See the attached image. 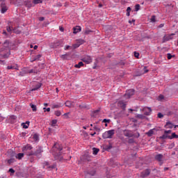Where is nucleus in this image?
Listing matches in <instances>:
<instances>
[{
    "instance_id": "603ef678",
    "label": "nucleus",
    "mask_w": 178,
    "mask_h": 178,
    "mask_svg": "<svg viewBox=\"0 0 178 178\" xmlns=\"http://www.w3.org/2000/svg\"><path fill=\"white\" fill-rule=\"evenodd\" d=\"M10 119L12 120H16V119H17V117H16L15 115H11L10 116Z\"/></svg>"
},
{
    "instance_id": "a18cd8bd",
    "label": "nucleus",
    "mask_w": 178,
    "mask_h": 178,
    "mask_svg": "<svg viewBox=\"0 0 178 178\" xmlns=\"http://www.w3.org/2000/svg\"><path fill=\"white\" fill-rule=\"evenodd\" d=\"M13 162H15V159H10L8 160V163L9 164L13 163Z\"/></svg>"
},
{
    "instance_id": "ddd939ff",
    "label": "nucleus",
    "mask_w": 178,
    "mask_h": 178,
    "mask_svg": "<svg viewBox=\"0 0 178 178\" xmlns=\"http://www.w3.org/2000/svg\"><path fill=\"white\" fill-rule=\"evenodd\" d=\"M41 83L36 82L31 89V91H37V90H39V88H41Z\"/></svg>"
},
{
    "instance_id": "c9c22d12",
    "label": "nucleus",
    "mask_w": 178,
    "mask_h": 178,
    "mask_svg": "<svg viewBox=\"0 0 178 178\" xmlns=\"http://www.w3.org/2000/svg\"><path fill=\"white\" fill-rule=\"evenodd\" d=\"M56 123H58V120H53L51 121L52 127H55L56 126Z\"/></svg>"
},
{
    "instance_id": "2eb2a0df",
    "label": "nucleus",
    "mask_w": 178,
    "mask_h": 178,
    "mask_svg": "<svg viewBox=\"0 0 178 178\" xmlns=\"http://www.w3.org/2000/svg\"><path fill=\"white\" fill-rule=\"evenodd\" d=\"M156 161H158L159 162H162V159H163V155L161 154H159L155 156Z\"/></svg>"
},
{
    "instance_id": "7ed1b4c3",
    "label": "nucleus",
    "mask_w": 178,
    "mask_h": 178,
    "mask_svg": "<svg viewBox=\"0 0 178 178\" xmlns=\"http://www.w3.org/2000/svg\"><path fill=\"white\" fill-rule=\"evenodd\" d=\"M113 136H115V129L106 131L102 134V137L104 139L112 138Z\"/></svg>"
},
{
    "instance_id": "4be33fe9",
    "label": "nucleus",
    "mask_w": 178,
    "mask_h": 178,
    "mask_svg": "<svg viewBox=\"0 0 178 178\" xmlns=\"http://www.w3.org/2000/svg\"><path fill=\"white\" fill-rule=\"evenodd\" d=\"M29 68H23L21 72V74H22V76H24V74H29Z\"/></svg>"
},
{
    "instance_id": "09e8293b",
    "label": "nucleus",
    "mask_w": 178,
    "mask_h": 178,
    "mask_svg": "<svg viewBox=\"0 0 178 178\" xmlns=\"http://www.w3.org/2000/svg\"><path fill=\"white\" fill-rule=\"evenodd\" d=\"M103 123H111V120L104 119Z\"/></svg>"
},
{
    "instance_id": "79ce46f5",
    "label": "nucleus",
    "mask_w": 178,
    "mask_h": 178,
    "mask_svg": "<svg viewBox=\"0 0 178 178\" xmlns=\"http://www.w3.org/2000/svg\"><path fill=\"white\" fill-rule=\"evenodd\" d=\"M22 126L23 127V129H29V125H27L26 123H22Z\"/></svg>"
},
{
    "instance_id": "393cba45",
    "label": "nucleus",
    "mask_w": 178,
    "mask_h": 178,
    "mask_svg": "<svg viewBox=\"0 0 178 178\" xmlns=\"http://www.w3.org/2000/svg\"><path fill=\"white\" fill-rule=\"evenodd\" d=\"M172 138H178V135L176 133H172V136H168L169 140H172Z\"/></svg>"
},
{
    "instance_id": "338daca9",
    "label": "nucleus",
    "mask_w": 178,
    "mask_h": 178,
    "mask_svg": "<svg viewBox=\"0 0 178 178\" xmlns=\"http://www.w3.org/2000/svg\"><path fill=\"white\" fill-rule=\"evenodd\" d=\"M134 22H136V20L132 19L131 21H129V23H130V24H131L132 23H134Z\"/></svg>"
},
{
    "instance_id": "0eeeda50",
    "label": "nucleus",
    "mask_w": 178,
    "mask_h": 178,
    "mask_svg": "<svg viewBox=\"0 0 178 178\" xmlns=\"http://www.w3.org/2000/svg\"><path fill=\"white\" fill-rule=\"evenodd\" d=\"M140 111H143V112H144V115L146 116H149V115H151V112H152V109H151L150 107H144L142 110L140 109Z\"/></svg>"
},
{
    "instance_id": "f704fd0d",
    "label": "nucleus",
    "mask_w": 178,
    "mask_h": 178,
    "mask_svg": "<svg viewBox=\"0 0 178 178\" xmlns=\"http://www.w3.org/2000/svg\"><path fill=\"white\" fill-rule=\"evenodd\" d=\"M15 29H13V27H11V26H8L6 30L8 31V33H10V34H12V30L13 31Z\"/></svg>"
},
{
    "instance_id": "b1692460",
    "label": "nucleus",
    "mask_w": 178,
    "mask_h": 178,
    "mask_svg": "<svg viewBox=\"0 0 178 178\" xmlns=\"http://www.w3.org/2000/svg\"><path fill=\"white\" fill-rule=\"evenodd\" d=\"M62 106H63V104L59 103V104H53L52 108H53V109H55V108H62Z\"/></svg>"
},
{
    "instance_id": "c756f323",
    "label": "nucleus",
    "mask_w": 178,
    "mask_h": 178,
    "mask_svg": "<svg viewBox=\"0 0 178 178\" xmlns=\"http://www.w3.org/2000/svg\"><path fill=\"white\" fill-rule=\"evenodd\" d=\"M84 63H83V62H79L78 64H76L74 65V67H76L77 69H80V67H81V66H83Z\"/></svg>"
},
{
    "instance_id": "f8f14e48",
    "label": "nucleus",
    "mask_w": 178,
    "mask_h": 178,
    "mask_svg": "<svg viewBox=\"0 0 178 178\" xmlns=\"http://www.w3.org/2000/svg\"><path fill=\"white\" fill-rule=\"evenodd\" d=\"M150 174H151V170L146 169L143 172H141L140 176L142 177H147V176H149Z\"/></svg>"
},
{
    "instance_id": "69168bd1",
    "label": "nucleus",
    "mask_w": 178,
    "mask_h": 178,
    "mask_svg": "<svg viewBox=\"0 0 178 178\" xmlns=\"http://www.w3.org/2000/svg\"><path fill=\"white\" fill-rule=\"evenodd\" d=\"M131 10V8L128 7V8H127V12H130Z\"/></svg>"
},
{
    "instance_id": "aec40b11",
    "label": "nucleus",
    "mask_w": 178,
    "mask_h": 178,
    "mask_svg": "<svg viewBox=\"0 0 178 178\" xmlns=\"http://www.w3.org/2000/svg\"><path fill=\"white\" fill-rule=\"evenodd\" d=\"M38 70H37V68H33V69H31V70H29V73L30 74H31V73H33V74H38Z\"/></svg>"
},
{
    "instance_id": "a878e982",
    "label": "nucleus",
    "mask_w": 178,
    "mask_h": 178,
    "mask_svg": "<svg viewBox=\"0 0 178 178\" xmlns=\"http://www.w3.org/2000/svg\"><path fill=\"white\" fill-rule=\"evenodd\" d=\"M23 156H24V153H19L15 156L16 159L19 160L22 159Z\"/></svg>"
},
{
    "instance_id": "39448f33",
    "label": "nucleus",
    "mask_w": 178,
    "mask_h": 178,
    "mask_svg": "<svg viewBox=\"0 0 178 178\" xmlns=\"http://www.w3.org/2000/svg\"><path fill=\"white\" fill-rule=\"evenodd\" d=\"M134 94V89H129L126 91V93L124 95V98H126L127 99H129L132 95Z\"/></svg>"
},
{
    "instance_id": "5701e85b",
    "label": "nucleus",
    "mask_w": 178,
    "mask_h": 178,
    "mask_svg": "<svg viewBox=\"0 0 178 178\" xmlns=\"http://www.w3.org/2000/svg\"><path fill=\"white\" fill-rule=\"evenodd\" d=\"M136 118L138 119H140V120H144L147 119V117L143 114H138L136 115Z\"/></svg>"
},
{
    "instance_id": "dca6fc26",
    "label": "nucleus",
    "mask_w": 178,
    "mask_h": 178,
    "mask_svg": "<svg viewBox=\"0 0 178 178\" xmlns=\"http://www.w3.org/2000/svg\"><path fill=\"white\" fill-rule=\"evenodd\" d=\"M42 56V55H41V54H38V55H37V56H34L33 58H32L31 59V62H35V60H40V59H41V57Z\"/></svg>"
},
{
    "instance_id": "412c9836",
    "label": "nucleus",
    "mask_w": 178,
    "mask_h": 178,
    "mask_svg": "<svg viewBox=\"0 0 178 178\" xmlns=\"http://www.w3.org/2000/svg\"><path fill=\"white\" fill-rule=\"evenodd\" d=\"M8 10V6H5V4H1V13H6Z\"/></svg>"
},
{
    "instance_id": "4d7b16f0",
    "label": "nucleus",
    "mask_w": 178,
    "mask_h": 178,
    "mask_svg": "<svg viewBox=\"0 0 178 178\" xmlns=\"http://www.w3.org/2000/svg\"><path fill=\"white\" fill-rule=\"evenodd\" d=\"M90 33H91V30H88V29H86V31H85V34H89Z\"/></svg>"
},
{
    "instance_id": "6e6552de",
    "label": "nucleus",
    "mask_w": 178,
    "mask_h": 178,
    "mask_svg": "<svg viewBox=\"0 0 178 178\" xmlns=\"http://www.w3.org/2000/svg\"><path fill=\"white\" fill-rule=\"evenodd\" d=\"M126 102L123 100H120L118 102V106L122 108V111H124L126 109Z\"/></svg>"
},
{
    "instance_id": "bf43d9fd",
    "label": "nucleus",
    "mask_w": 178,
    "mask_h": 178,
    "mask_svg": "<svg viewBox=\"0 0 178 178\" xmlns=\"http://www.w3.org/2000/svg\"><path fill=\"white\" fill-rule=\"evenodd\" d=\"M60 58H61L62 59H66V54L61 55V56H60Z\"/></svg>"
},
{
    "instance_id": "864d4df0",
    "label": "nucleus",
    "mask_w": 178,
    "mask_h": 178,
    "mask_svg": "<svg viewBox=\"0 0 178 178\" xmlns=\"http://www.w3.org/2000/svg\"><path fill=\"white\" fill-rule=\"evenodd\" d=\"M14 33H15V34H20V31H16V28H15L14 29H13Z\"/></svg>"
},
{
    "instance_id": "4468645a",
    "label": "nucleus",
    "mask_w": 178,
    "mask_h": 178,
    "mask_svg": "<svg viewBox=\"0 0 178 178\" xmlns=\"http://www.w3.org/2000/svg\"><path fill=\"white\" fill-rule=\"evenodd\" d=\"M9 47V40H6L2 44V47L1 48V51H5L6 48Z\"/></svg>"
},
{
    "instance_id": "ea45409f",
    "label": "nucleus",
    "mask_w": 178,
    "mask_h": 178,
    "mask_svg": "<svg viewBox=\"0 0 178 178\" xmlns=\"http://www.w3.org/2000/svg\"><path fill=\"white\" fill-rule=\"evenodd\" d=\"M156 17L155 15H152L151 19H150V21L152 22V23H155L156 22V20L155 19Z\"/></svg>"
},
{
    "instance_id": "cd10ccee",
    "label": "nucleus",
    "mask_w": 178,
    "mask_h": 178,
    "mask_svg": "<svg viewBox=\"0 0 178 178\" xmlns=\"http://www.w3.org/2000/svg\"><path fill=\"white\" fill-rule=\"evenodd\" d=\"M165 127L166 129H172L173 128V124L170 122H167L166 124L165 125Z\"/></svg>"
},
{
    "instance_id": "e433bc0d",
    "label": "nucleus",
    "mask_w": 178,
    "mask_h": 178,
    "mask_svg": "<svg viewBox=\"0 0 178 178\" xmlns=\"http://www.w3.org/2000/svg\"><path fill=\"white\" fill-rule=\"evenodd\" d=\"M38 138H39L38 134H35L33 135V139L34 140V141H38Z\"/></svg>"
},
{
    "instance_id": "de8ad7c7",
    "label": "nucleus",
    "mask_w": 178,
    "mask_h": 178,
    "mask_svg": "<svg viewBox=\"0 0 178 178\" xmlns=\"http://www.w3.org/2000/svg\"><path fill=\"white\" fill-rule=\"evenodd\" d=\"M149 70L147 69V67H144L143 68V74L148 73Z\"/></svg>"
},
{
    "instance_id": "1a4fd4ad",
    "label": "nucleus",
    "mask_w": 178,
    "mask_h": 178,
    "mask_svg": "<svg viewBox=\"0 0 178 178\" xmlns=\"http://www.w3.org/2000/svg\"><path fill=\"white\" fill-rule=\"evenodd\" d=\"M123 133L125 137H129V138L134 136V134L130 130L125 129Z\"/></svg>"
},
{
    "instance_id": "6ab92c4d",
    "label": "nucleus",
    "mask_w": 178,
    "mask_h": 178,
    "mask_svg": "<svg viewBox=\"0 0 178 178\" xmlns=\"http://www.w3.org/2000/svg\"><path fill=\"white\" fill-rule=\"evenodd\" d=\"M83 41L81 40V41H79L76 43L72 45L74 49H76V48H79V47H80L83 44Z\"/></svg>"
},
{
    "instance_id": "473e14b6",
    "label": "nucleus",
    "mask_w": 178,
    "mask_h": 178,
    "mask_svg": "<svg viewBox=\"0 0 178 178\" xmlns=\"http://www.w3.org/2000/svg\"><path fill=\"white\" fill-rule=\"evenodd\" d=\"M93 150V155H97V154H98V152H99V149L93 147L92 148Z\"/></svg>"
},
{
    "instance_id": "f3484780",
    "label": "nucleus",
    "mask_w": 178,
    "mask_h": 178,
    "mask_svg": "<svg viewBox=\"0 0 178 178\" xmlns=\"http://www.w3.org/2000/svg\"><path fill=\"white\" fill-rule=\"evenodd\" d=\"M73 30L74 34H77V33H80V31H81V26H76V27L73 28Z\"/></svg>"
},
{
    "instance_id": "6e6d98bb",
    "label": "nucleus",
    "mask_w": 178,
    "mask_h": 178,
    "mask_svg": "<svg viewBox=\"0 0 178 178\" xmlns=\"http://www.w3.org/2000/svg\"><path fill=\"white\" fill-rule=\"evenodd\" d=\"M39 20H40V22H44V20H45V17H39Z\"/></svg>"
},
{
    "instance_id": "9d476101",
    "label": "nucleus",
    "mask_w": 178,
    "mask_h": 178,
    "mask_svg": "<svg viewBox=\"0 0 178 178\" xmlns=\"http://www.w3.org/2000/svg\"><path fill=\"white\" fill-rule=\"evenodd\" d=\"M82 60L85 63H87V65H89V63H91V62H92V58L90 56H86L82 58Z\"/></svg>"
},
{
    "instance_id": "58836bf2",
    "label": "nucleus",
    "mask_w": 178,
    "mask_h": 178,
    "mask_svg": "<svg viewBox=\"0 0 178 178\" xmlns=\"http://www.w3.org/2000/svg\"><path fill=\"white\" fill-rule=\"evenodd\" d=\"M54 115H56V116H60V115H62V113L60 112V111H56L54 112Z\"/></svg>"
},
{
    "instance_id": "7c9ffc66",
    "label": "nucleus",
    "mask_w": 178,
    "mask_h": 178,
    "mask_svg": "<svg viewBox=\"0 0 178 178\" xmlns=\"http://www.w3.org/2000/svg\"><path fill=\"white\" fill-rule=\"evenodd\" d=\"M30 106L33 110V112H37V106L33 104H30Z\"/></svg>"
},
{
    "instance_id": "72a5a7b5",
    "label": "nucleus",
    "mask_w": 178,
    "mask_h": 178,
    "mask_svg": "<svg viewBox=\"0 0 178 178\" xmlns=\"http://www.w3.org/2000/svg\"><path fill=\"white\" fill-rule=\"evenodd\" d=\"M65 106H67V108H70L72 106V102L70 101H67L65 103Z\"/></svg>"
},
{
    "instance_id": "f03ea898",
    "label": "nucleus",
    "mask_w": 178,
    "mask_h": 178,
    "mask_svg": "<svg viewBox=\"0 0 178 178\" xmlns=\"http://www.w3.org/2000/svg\"><path fill=\"white\" fill-rule=\"evenodd\" d=\"M63 147L60 145L56 143L53 147V151H56V153H53L54 159L56 161H62V156L60 154V152L62 151Z\"/></svg>"
},
{
    "instance_id": "9b49d317",
    "label": "nucleus",
    "mask_w": 178,
    "mask_h": 178,
    "mask_svg": "<svg viewBox=\"0 0 178 178\" xmlns=\"http://www.w3.org/2000/svg\"><path fill=\"white\" fill-rule=\"evenodd\" d=\"M170 133H172V130L165 131L164 134L160 136V140H166V138H169L170 136H168V134H170Z\"/></svg>"
},
{
    "instance_id": "13d9d810",
    "label": "nucleus",
    "mask_w": 178,
    "mask_h": 178,
    "mask_svg": "<svg viewBox=\"0 0 178 178\" xmlns=\"http://www.w3.org/2000/svg\"><path fill=\"white\" fill-rule=\"evenodd\" d=\"M9 172L10 173H15V170H13V168H10Z\"/></svg>"
},
{
    "instance_id": "e2e57ef3",
    "label": "nucleus",
    "mask_w": 178,
    "mask_h": 178,
    "mask_svg": "<svg viewBox=\"0 0 178 178\" xmlns=\"http://www.w3.org/2000/svg\"><path fill=\"white\" fill-rule=\"evenodd\" d=\"M163 26H165L164 24H161L159 26V29H162V27H163Z\"/></svg>"
},
{
    "instance_id": "8fccbe9b",
    "label": "nucleus",
    "mask_w": 178,
    "mask_h": 178,
    "mask_svg": "<svg viewBox=\"0 0 178 178\" xmlns=\"http://www.w3.org/2000/svg\"><path fill=\"white\" fill-rule=\"evenodd\" d=\"M163 98H164L163 95H160L159 96L158 99H159V101H162V99H163Z\"/></svg>"
},
{
    "instance_id": "a19ab883",
    "label": "nucleus",
    "mask_w": 178,
    "mask_h": 178,
    "mask_svg": "<svg viewBox=\"0 0 178 178\" xmlns=\"http://www.w3.org/2000/svg\"><path fill=\"white\" fill-rule=\"evenodd\" d=\"M140 4H136L135 6V10H136V12H138V10H140Z\"/></svg>"
},
{
    "instance_id": "0e129e2a",
    "label": "nucleus",
    "mask_w": 178,
    "mask_h": 178,
    "mask_svg": "<svg viewBox=\"0 0 178 178\" xmlns=\"http://www.w3.org/2000/svg\"><path fill=\"white\" fill-rule=\"evenodd\" d=\"M94 129L96 130V131H99V128L94 127Z\"/></svg>"
},
{
    "instance_id": "37998d69",
    "label": "nucleus",
    "mask_w": 178,
    "mask_h": 178,
    "mask_svg": "<svg viewBox=\"0 0 178 178\" xmlns=\"http://www.w3.org/2000/svg\"><path fill=\"white\" fill-rule=\"evenodd\" d=\"M167 58L168 60L172 59V58H173V56H172V54H170V53L167 54Z\"/></svg>"
},
{
    "instance_id": "a211bd4d",
    "label": "nucleus",
    "mask_w": 178,
    "mask_h": 178,
    "mask_svg": "<svg viewBox=\"0 0 178 178\" xmlns=\"http://www.w3.org/2000/svg\"><path fill=\"white\" fill-rule=\"evenodd\" d=\"M7 69L8 70H19V67L17 66V65H13V66H12V65H8V67H7Z\"/></svg>"
},
{
    "instance_id": "f257e3e1",
    "label": "nucleus",
    "mask_w": 178,
    "mask_h": 178,
    "mask_svg": "<svg viewBox=\"0 0 178 178\" xmlns=\"http://www.w3.org/2000/svg\"><path fill=\"white\" fill-rule=\"evenodd\" d=\"M31 149H33V146H31L30 144H27L23 147L22 152L24 154L27 155V156H31V155H37L38 154H41V149H40L35 152Z\"/></svg>"
},
{
    "instance_id": "4c0bfd02",
    "label": "nucleus",
    "mask_w": 178,
    "mask_h": 178,
    "mask_svg": "<svg viewBox=\"0 0 178 178\" xmlns=\"http://www.w3.org/2000/svg\"><path fill=\"white\" fill-rule=\"evenodd\" d=\"M33 3L35 5H37L38 3H42V0H33Z\"/></svg>"
},
{
    "instance_id": "5fc2aeb1",
    "label": "nucleus",
    "mask_w": 178,
    "mask_h": 178,
    "mask_svg": "<svg viewBox=\"0 0 178 178\" xmlns=\"http://www.w3.org/2000/svg\"><path fill=\"white\" fill-rule=\"evenodd\" d=\"M134 56L135 58H138V56H140V54L137 52H134Z\"/></svg>"
},
{
    "instance_id": "bb28decb",
    "label": "nucleus",
    "mask_w": 178,
    "mask_h": 178,
    "mask_svg": "<svg viewBox=\"0 0 178 178\" xmlns=\"http://www.w3.org/2000/svg\"><path fill=\"white\" fill-rule=\"evenodd\" d=\"M155 130V129H150L147 133V136H148V137H152V135L154 134V131Z\"/></svg>"
},
{
    "instance_id": "c03bdc74",
    "label": "nucleus",
    "mask_w": 178,
    "mask_h": 178,
    "mask_svg": "<svg viewBox=\"0 0 178 178\" xmlns=\"http://www.w3.org/2000/svg\"><path fill=\"white\" fill-rule=\"evenodd\" d=\"M70 113H64L63 114V116H64V118H65V119H69V114H70Z\"/></svg>"
},
{
    "instance_id": "423d86ee",
    "label": "nucleus",
    "mask_w": 178,
    "mask_h": 178,
    "mask_svg": "<svg viewBox=\"0 0 178 178\" xmlns=\"http://www.w3.org/2000/svg\"><path fill=\"white\" fill-rule=\"evenodd\" d=\"M173 35H175V33H171L170 35H165L163 38V42H166L168 41H170V40H173Z\"/></svg>"
},
{
    "instance_id": "2f4dec72",
    "label": "nucleus",
    "mask_w": 178,
    "mask_h": 178,
    "mask_svg": "<svg viewBox=\"0 0 178 178\" xmlns=\"http://www.w3.org/2000/svg\"><path fill=\"white\" fill-rule=\"evenodd\" d=\"M26 6L27 8H31V6H33V3H31V1H28L26 2Z\"/></svg>"
},
{
    "instance_id": "49530a36",
    "label": "nucleus",
    "mask_w": 178,
    "mask_h": 178,
    "mask_svg": "<svg viewBox=\"0 0 178 178\" xmlns=\"http://www.w3.org/2000/svg\"><path fill=\"white\" fill-rule=\"evenodd\" d=\"M129 144H133L134 143V138H130L128 140Z\"/></svg>"
},
{
    "instance_id": "052dcab7",
    "label": "nucleus",
    "mask_w": 178,
    "mask_h": 178,
    "mask_svg": "<svg viewBox=\"0 0 178 178\" xmlns=\"http://www.w3.org/2000/svg\"><path fill=\"white\" fill-rule=\"evenodd\" d=\"M43 109H44V111H45V109H46L47 112H51V108H44Z\"/></svg>"
},
{
    "instance_id": "3c124183",
    "label": "nucleus",
    "mask_w": 178,
    "mask_h": 178,
    "mask_svg": "<svg viewBox=\"0 0 178 178\" xmlns=\"http://www.w3.org/2000/svg\"><path fill=\"white\" fill-rule=\"evenodd\" d=\"M157 116L159 119H162V118H163V115L161 113H159Z\"/></svg>"
},
{
    "instance_id": "c85d7f7f",
    "label": "nucleus",
    "mask_w": 178,
    "mask_h": 178,
    "mask_svg": "<svg viewBox=\"0 0 178 178\" xmlns=\"http://www.w3.org/2000/svg\"><path fill=\"white\" fill-rule=\"evenodd\" d=\"M9 55H10V51L5 54H1V56L3 59H7V58H9Z\"/></svg>"
},
{
    "instance_id": "680f3d73",
    "label": "nucleus",
    "mask_w": 178,
    "mask_h": 178,
    "mask_svg": "<svg viewBox=\"0 0 178 178\" xmlns=\"http://www.w3.org/2000/svg\"><path fill=\"white\" fill-rule=\"evenodd\" d=\"M69 48H70V46L67 45V46H65V50L66 51V50L69 49Z\"/></svg>"
},
{
    "instance_id": "20e7f679",
    "label": "nucleus",
    "mask_w": 178,
    "mask_h": 178,
    "mask_svg": "<svg viewBox=\"0 0 178 178\" xmlns=\"http://www.w3.org/2000/svg\"><path fill=\"white\" fill-rule=\"evenodd\" d=\"M62 44H63V40H56L51 43V48H58V47H62Z\"/></svg>"
},
{
    "instance_id": "774afa93",
    "label": "nucleus",
    "mask_w": 178,
    "mask_h": 178,
    "mask_svg": "<svg viewBox=\"0 0 178 178\" xmlns=\"http://www.w3.org/2000/svg\"><path fill=\"white\" fill-rule=\"evenodd\" d=\"M3 34L4 35H8V33H6V31H3Z\"/></svg>"
}]
</instances>
